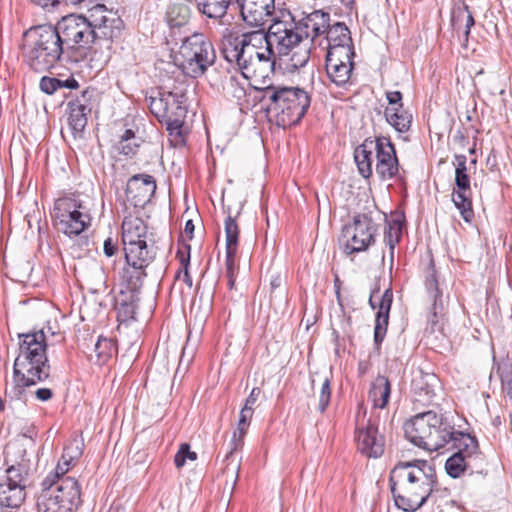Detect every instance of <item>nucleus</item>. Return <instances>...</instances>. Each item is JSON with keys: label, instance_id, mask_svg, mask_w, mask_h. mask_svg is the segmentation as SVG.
Returning <instances> with one entry per match:
<instances>
[{"label": "nucleus", "instance_id": "obj_50", "mask_svg": "<svg viewBox=\"0 0 512 512\" xmlns=\"http://www.w3.org/2000/svg\"><path fill=\"white\" fill-rule=\"evenodd\" d=\"M444 308L439 310L433 309L430 307V313L427 322V330L429 329L431 332L442 331L441 319L443 318Z\"/></svg>", "mask_w": 512, "mask_h": 512}, {"label": "nucleus", "instance_id": "obj_31", "mask_svg": "<svg viewBox=\"0 0 512 512\" xmlns=\"http://www.w3.org/2000/svg\"><path fill=\"white\" fill-rule=\"evenodd\" d=\"M87 91H84L81 97L71 100L69 107V126L75 133L82 132L87 125V115L91 112L88 104Z\"/></svg>", "mask_w": 512, "mask_h": 512}, {"label": "nucleus", "instance_id": "obj_9", "mask_svg": "<svg viewBox=\"0 0 512 512\" xmlns=\"http://www.w3.org/2000/svg\"><path fill=\"white\" fill-rule=\"evenodd\" d=\"M51 216L54 227L69 238L80 235L92 222L90 208L76 193L57 198Z\"/></svg>", "mask_w": 512, "mask_h": 512}, {"label": "nucleus", "instance_id": "obj_17", "mask_svg": "<svg viewBox=\"0 0 512 512\" xmlns=\"http://www.w3.org/2000/svg\"><path fill=\"white\" fill-rule=\"evenodd\" d=\"M436 486V474L435 477H429V481L413 482L407 490H400L393 495L395 505L405 512H415L427 502Z\"/></svg>", "mask_w": 512, "mask_h": 512}, {"label": "nucleus", "instance_id": "obj_6", "mask_svg": "<svg viewBox=\"0 0 512 512\" xmlns=\"http://www.w3.org/2000/svg\"><path fill=\"white\" fill-rule=\"evenodd\" d=\"M403 429L408 441L427 451L444 448L452 433V426L443 415L432 410L414 415L404 423Z\"/></svg>", "mask_w": 512, "mask_h": 512}, {"label": "nucleus", "instance_id": "obj_4", "mask_svg": "<svg viewBox=\"0 0 512 512\" xmlns=\"http://www.w3.org/2000/svg\"><path fill=\"white\" fill-rule=\"evenodd\" d=\"M261 101L267 103V115L278 127L288 128L298 124L310 107L311 98L299 87L267 85L256 88Z\"/></svg>", "mask_w": 512, "mask_h": 512}, {"label": "nucleus", "instance_id": "obj_28", "mask_svg": "<svg viewBox=\"0 0 512 512\" xmlns=\"http://www.w3.org/2000/svg\"><path fill=\"white\" fill-rule=\"evenodd\" d=\"M393 303V290L391 286L385 289L380 302L378 303V311L375 317L374 326V350L380 353L382 342L385 339L389 324V315Z\"/></svg>", "mask_w": 512, "mask_h": 512}, {"label": "nucleus", "instance_id": "obj_16", "mask_svg": "<svg viewBox=\"0 0 512 512\" xmlns=\"http://www.w3.org/2000/svg\"><path fill=\"white\" fill-rule=\"evenodd\" d=\"M375 232V225L370 216L355 215L352 223L345 225L342 229L345 253L351 255L367 250L374 243Z\"/></svg>", "mask_w": 512, "mask_h": 512}, {"label": "nucleus", "instance_id": "obj_45", "mask_svg": "<svg viewBox=\"0 0 512 512\" xmlns=\"http://www.w3.org/2000/svg\"><path fill=\"white\" fill-rule=\"evenodd\" d=\"M114 348L115 347L111 339L99 336L94 345V350L97 354L98 361L105 362L108 358H110Z\"/></svg>", "mask_w": 512, "mask_h": 512}, {"label": "nucleus", "instance_id": "obj_40", "mask_svg": "<svg viewBox=\"0 0 512 512\" xmlns=\"http://www.w3.org/2000/svg\"><path fill=\"white\" fill-rule=\"evenodd\" d=\"M141 143L142 139L140 137H136L135 132L132 129H126L120 135L119 141L116 145V150L119 154L132 157L136 154Z\"/></svg>", "mask_w": 512, "mask_h": 512}, {"label": "nucleus", "instance_id": "obj_3", "mask_svg": "<svg viewBox=\"0 0 512 512\" xmlns=\"http://www.w3.org/2000/svg\"><path fill=\"white\" fill-rule=\"evenodd\" d=\"M122 243L125 257V278L132 284H140L147 277V268L154 262L158 248L147 242V226L143 220L134 218L122 223Z\"/></svg>", "mask_w": 512, "mask_h": 512}, {"label": "nucleus", "instance_id": "obj_7", "mask_svg": "<svg viewBox=\"0 0 512 512\" xmlns=\"http://www.w3.org/2000/svg\"><path fill=\"white\" fill-rule=\"evenodd\" d=\"M73 63L91 70L89 54L92 45L91 23L88 15L69 14L53 26Z\"/></svg>", "mask_w": 512, "mask_h": 512}, {"label": "nucleus", "instance_id": "obj_8", "mask_svg": "<svg viewBox=\"0 0 512 512\" xmlns=\"http://www.w3.org/2000/svg\"><path fill=\"white\" fill-rule=\"evenodd\" d=\"M176 59L184 74L198 78L215 63L216 53L211 41L202 33L193 32L179 37Z\"/></svg>", "mask_w": 512, "mask_h": 512}, {"label": "nucleus", "instance_id": "obj_42", "mask_svg": "<svg viewBox=\"0 0 512 512\" xmlns=\"http://www.w3.org/2000/svg\"><path fill=\"white\" fill-rule=\"evenodd\" d=\"M226 249L238 250L240 228L236 221V217L228 215L224 222Z\"/></svg>", "mask_w": 512, "mask_h": 512}, {"label": "nucleus", "instance_id": "obj_10", "mask_svg": "<svg viewBox=\"0 0 512 512\" xmlns=\"http://www.w3.org/2000/svg\"><path fill=\"white\" fill-rule=\"evenodd\" d=\"M268 36L263 28L240 33L226 29L220 43L222 57L239 71L251 61L257 50H263Z\"/></svg>", "mask_w": 512, "mask_h": 512}, {"label": "nucleus", "instance_id": "obj_18", "mask_svg": "<svg viewBox=\"0 0 512 512\" xmlns=\"http://www.w3.org/2000/svg\"><path fill=\"white\" fill-rule=\"evenodd\" d=\"M357 450L368 458H378L385 450V438L379 432L378 424L371 418L357 423L355 429Z\"/></svg>", "mask_w": 512, "mask_h": 512}, {"label": "nucleus", "instance_id": "obj_33", "mask_svg": "<svg viewBox=\"0 0 512 512\" xmlns=\"http://www.w3.org/2000/svg\"><path fill=\"white\" fill-rule=\"evenodd\" d=\"M376 152L375 140L370 138L366 139L354 151V159L357 165L359 174L369 179L373 175V152Z\"/></svg>", "mask_w": 512, "mask_h": 512}, {"label": "nucleus", "instance_id": "obj_35", "mask_svg": "<svg viewBox=\"0 0 512 512\" xmlns=\"http://www.w3.org/2000/svg\"><path fill=\"white\" fill-rule=\"evenodd\" d=\"M391 383L386 376L378 375L369 390V399L375 408L384 409L390 398Z\"/></svg>", "mask_w": 512, "mask_h": 512}, {"label": "nucleus", "instance_id": "obj_55", "mask_svg": "<svg viewBox=\"0 0 512 512\" xmlns=\"http://www.w3.org/2000/svg\"><path fill=\"white\" fill-rule=\"evenodd\" d=\"M386 99L390 105L389 107L404 108V104L402 102L403 95L400 91L386 92Z\"/></svg>", "mask_w": 512, "mask_h": 512}, {"label": "nucleus", "instance_id": "obj_2", "mask_svg": "<svg viewBox=\"0 0 512 512\" xmlns=\"http://www.w3.org/2000/svg\"><path fill=\"white\" fill-rule=\"evenodd\" d=\"M24 62L35 72L43 73L66 63H73L59 34L51 24L35 25L22 35Z\"/></svg>", "mask_w": 512, "mask_h": 512}, {"label": "nucleus", "instance_id": "obj_41", "mask_svg": "<svg viewBox=\"0 0 512 512\" xmlns=\"http://www.w3.org/2000/svg\"><path fill=\"white\" fill-rule=\"evenodd\" d=\"M475 465L476 464L460 456L459 453H454L446 460L445 470L450 477L458 478L467 470H471L472 474Z\"/></svg>", "mask_w": 512, "mask_h": 512}, {"label": "nucleus", "instance_id": "obj_44", "mask_svg": "<svg viewBox=\"0 0 512 512\" xmlns=\"http://www.w3.org/2000/svg\"><path fill=\"white\" fill-rule=\"evenodd\" d=\"M289 63L287 67L289 70H297L304 67L310 59V47L303 42L302 45L291 51Z\"/></svg>", "mask_w": 512, "mask_h": 512}, {"label": "nucleus", "instance_id": "obj_59", "mask_svg": "<svg viewBox=\"0 0 512 512\" xmlns=\"http://www.w3.org/2000/svg\"><path fill=\"white\" fill-rule=\"evenodd\" d=\"M103 251H104V254L107 256V257H112L116 254V252L118 251V246H117V243L113 241L112 238H107L105 241H104V245H103Z\"/></svg>", "mask_w": 512, "mask_h": 512}, {"label": "nucleus", "instance_id": "obj_36", "mask_svg": "<svg viewBox=\"0 0 512 512\" xmlns=\"http://www.w3.org/2000/svg\"><path fill=\"white\" fill-rule=\"evenodd\" d=\"M474 24L475 20L468 5L463 4L462 6H457L452 10L451 25L453 30L457 33L462 32L465 37V41L468 40L471 27H473Z\"/></svg>", "mask_w": 512, "mask_h": 512}, {"label": "nucleus", "instance_id": "obj_51", "mask_svg": "<svg viewBox=\"0 0 512 512\" xmlns=\"http://www.w3.org/2000/svg\"><path fill=\"white\" fill-rule=\"evenodd\" d=\"M40 90L45 94L52 95L60 89V79L55 77L43 76L39 83Z\"/></svg>", "mask_w": 512, "mask_h": 512}, {"label": "nucleus", "instance_id": "obj_32", "mask_svg": "<svg viewBox=\"0 0 512 512\" xmlns=\"http://www.w3.org/2000/svg\"><path fill=\"white\" fill-rule=\"evenodd\" d=\"M386 122L393 127L404 141H408L407 135L413 122L412 114L405 108L386 107L384 109Z\"/></svg>", "mask_w": 512, "mask_h": 512}, {"label": "nucleus", "instance_id": "obj_57", "mask_svg": "<svg viewBox=\"0 0 512 512\" xmlns=\"http://www.w3.org/2000/svg\"><path fill=\"white\" fill-rule=\"evenodd\" d=\"M254 414V409H248L247 407H242L239 413V420L237 425L239 426H250L251 419Z\"/></svg>", "mask_w": 512, "mask_h": 512}, {"label": "nucleus", "instance_id": "obj_34", "mask_svg": "<svg viewBox=\"0 0 512 512\" xmlns=\"http://www.w3.org/2000/svg\"><path fill=\"white\" fill-rule=\"evenodd\" d=\"M26 498V491L22 488L10 485L0 477V507L1 508H19Z\"/></svg>", "mask_w": 512, "mask_h": 512}, {"label": "nucleus", "instance_id": "obj_52", "mask_svg": "<svg viewBox=\"0 0 512 512\" xmlns=\"http://www.w3.org/2000/svg\"><path fill=\"white\" fill-rule=\"evenodd\" d=\"M425 386H422L417 379H413L412 384L415 389L424 391L427 396H431L434 394L433 387L434 383L437 382V377L434 374H426Z\"/></svg>", "mask_w": 512, "mask_h": 512}, {"label": "nucleus", "instance_id": "obj_19", "mask_svg": "<svg viewBox=\"0 0 512 512\" xmlns=\"http://www.w3.org/2000/svg\"><path fill=\"white\" fill-rule=\"evenodd\" d=\"M376 166L375 171L382 181L397 178L400 172V164L396 149L390 137L379 136L375 138Z\"/></svg>", "mask_w": 512, "mask_h": 512}, {"label": "nucleus", "instance_id": "obj_64", "mask_svg": "<svg viewBox=\"0 0 512 512\" xmlns=\"http://www.w3.org/2000/svg\"><path fill=\"white\" fill-rule=\"evenodd\" d=\"M35 394L37 399L41 401H48L53 397V392L49 388H39Z\"/></svg>", "mask_w": 512, "mask_h": 512}, {"label": "nucleus", "instance_id": "obj_37", "mask_svg": "<svg viewBox=\"0 0 512 512\" xmlns=\"http://www.w3.org/2000/svg\"><path fill=\"white\" fill-rule=\"evenodd\" d=\"M404 223V214L399 212L393 213L391 215V218L386 222L384 231V241L386 245L389 246L391 257H393L395 246L401 239Z\"/></svg>", "mask_w": 512, "mask_h": 512}, {"label": "nucleus", "instance_id": "obj_29", "mask_svg": "<svg viewBox=\"0 0 512 512\" xmlns=\"http://www.w3.org/2000/svg\"><path fill=\"white\" fill-rule=\"evenodd\" d=\"M447 440V445L451 444V448L455 449V453L467 459L474 464L477 461H483V454L479 450L478 440L475 436L461 431H456L452 426V433Z\"/></svg>", "mask_w": 512, "mask_h": 512}, {"label": "nucleus", "instance_id": "obj_47", "mask_svg": "<svg viewBox=\"0 0 512 512\" xmlns=\"http://www.w3.org/2000/svg\"><path fill=\"white\" fill-rule=\"evenodd\" d=\"M186 459L190 460H196L197 454L196 452L190 451V447L188 444L183 443L181 444L178 452L176 453L174 457V463L176 467L181 468L185 465Z\"/></svg>", "mask_w": 512, "mask_h": 512}, {"label": "nucleus", "instance_id": "obj_60", "mask_svg": "<svg viewBox=\"0 0 512 512\" xmlns=\"http://www.w3.org/2000/svg\"><path fill=\"white\" fill-rule=\"evenodd\" d=\"M261 393V389L259 387H254L248 397L246 398L245 404L243 407H247L248 409H253V406L257 402L259 395Z\"/></svg>", "mask_w": 512, "mask_h": 512}, {"label": "nucleus", "instance_id": "obj_23", "mask_svg": "<svg viewBox=\"0 0 512 512\" xmlns=\"http://www.w3.org/2000/svg\"><path fill=\"white\" fill-rule=\"evenodd\" d=\"M243 21L251 27H262L275 10V0H234Z\"/></svg>", "mask_w": 512, "mask_h": 512}, {"label": "nucleus", "instance_id": "obj_38", "mask_svg": "<svg viewBox=\"0 0 512 512\" xmlns=\"http://www.w3.org/2000/svg\"><path fill=\"white\" fill-rule=\"evenodd\" d=\"M187 114V104L184 106H178L175 108L172 115L161 123H165L166 129L169 135L174 137L176 143H184V135L182 133V127Z\"/></svg>", "mask_w": 512, "mask_h": 512}, {"label": "nucleus", "instance_id": "obj_21", "mask_svg": "<svg viewBox=\"0 0 512 512\" xmlns=\"http://www.w3.org/2000/svg\"><path fill=\"white\" fill-rule=\"evenodd\" d=\"M355 54H346L344 50L326 53L325 68L328 78L338 87L345 86L354 68Z\"/></svg>", "mask_w": 512, "mask_h": 512}, {"label": "nucleus", "instance_id": "obj_43", "mask_svg": "<svg viewBox=\"0 0 512 512\" xmlns=\"http://www.w3.org/2000/svg\"><path fill=\"white\" fill-rule=\"evenodd\" d=\"M497 373L500 377L503 391L512 399V358H506L498 363Z\"/></svg>", "mask_w": 512, "mask_h": 512}, {"label": "nucleus", "instance_id": "obj_13", "mask_svg": "<svg viewBox=\"0 0 512 512\" xmlns=\"http://www.w3.org/2000/svg\"><path fill=\"white\" fill-rule=\"evenodd\" d=\"M5 474L1 477L10 485L26 491L31 485L34 473L33 463L27 454L26 448L19 441L9 443L5 450Z\"/></svg>", "mask_w": 512, "mask_h": 512}, {"label": "nucleus", "instance_id": "obj_11", "mask_svg": "<svg viewBox=\"0 0 512 512\" xmlns=\"http://www.w3.org/2000/svg\"><path fill=\"white\" fill-rule=\"evenodd\" d=\"M80 486L73 477L59 478L56 488L44 489L37 498L38 512H74L80 505Z\"/></svg>", "mask_w": 512, "mask_h": 512}, {"label": "nucleus", "instance_id": "obj_48", "mask_svg": "<svg viewBox=\"0 0 512 512\" xmlns=\"http://www.w3.org/2000/svg\"><path fill=\"white\" fill-rule=\"evenodd\" d=\"M249 427L247 426H239L237 425L236 430L233 432L232 439L230 441V452L229 454H232L233 452L241 449L244 445V437L247 434Z\"/></svg>", "mask_w": 512, "mask_h": 512}, {"label": "nucleus", "instance_id": "obj_39", "mask_svg": "<svg viewBox=\"0 0 512 512\" xmlns=\"http://www.w3.org/2000/svg\"><path fill=\"white\" fill-rule=\"evenodd\" d=\"M425 288L429 300L431 301V307L436 310L444 308L443 291L440 288L436 271L433 266H431L426 275Z\"/></svg>", "mask_w": 512, "mask_h": 512}, {"label": "nucleus", "instance_id": "obj_25", "mask_svg": "<svg viewBox=\"0 0 512 512\" xmlns=\"http://www.w3.org/2000/svg\"><path fill=\"white\" fill-rule=\"evenodd\" d=\"M324 39L319 43L327 52L344 50L346 54H355L351 32L344 22H329Z\"/></svg>", "mask_w": 512, "mask_h": 512}, {"label": "nucleus", "instance_id": "obj_46", "mask_svg": "<svg viewBox=\"0 0 512 512\" xmlns=\"http://www.w3.org/2000/svg\"><path fill=\"white\" fill-rule=\"evenodd\" d=\"M83 452V443L78 440H73L64 448V453L62 455V459L64 460V464L68 465L69 462L73 460L79 459Z\"/></svg>", "mask_w": 512, "mask_h": 512}, {"label": "nucleus", "instance_id": "obj_12", "mask_svg": "<svg viewBox=\"0 0 512 512\" xmlns=\"http://www.w3.org/2000/svg\"><path fill=\"white\" fill-rule=\"evenodd\" d=\"M266 34L279 58L289 56L291 51L304 42L293 15L287 10H280Z\"/></svg>", "mask_w": 512, "mask_h": 512}, {"label": "nucleus", "instance_id": "obj_26", "mask_svg": "<svg viewBox=\"0 0 512 512\" xmlns=\"http://www.w3.org/2000/svg\"><path fill=\"white\" fill-rule=\"evenodd\" d=\"M122 281L126 285L127 291L121 290L120 297L116 299V309L118 310V317L126 321L135 319L138 302L140 300L139 294L144 285L146 277L140 278V284H132L125 278L124 271L120 273Z\"/></svg>", "mask_w": 512, "mask_h": 512}, {"label": "nucleus", "instance_id": "obj_63", "mask_svg": "<svg viewBox=\"0 0 512 512\" xmlns=\"http://www.w3.org/2000/svg\"><path fill=\"white\" fill-rule=\"evenodd\" d=\"M188 269L189 268H181L178 271L176 277L179 279L182 278V280L187 284L188 287H192L193 280H192V277H191Z\"/></svg>", "mask_w": 512, "mask_h": 512}, {"label": "nucleus", "instance_id": "obj_15", "mask_svg": "<svg viewBox=\"0 0 512 512\" xmlns=\"http://www.w3.org/2000/svg\"><path fill=\"white\" fill-rule=\"evenodd\" d=\"M435 473V467L426 460L399 461L389 476L392 496L400 490H407L413 482L429 481V477H435Z\"/></svg>", "mask_w": 512, "mask_h": 512}, {"label": "nucleus", "instance_id": "obj_20", "mask_svg": "<svg viewBox=\"0 0 512 512\" xmlns=\"http://www.w3.org/2000/svg\"><path fill=\"white\" fill-rule=\"evenodd\" d=\"M277 57L279 56L268 40L267 44L263 46V50H257L251 61L244 64L240 72L246 79L253 78L265 84L269 74L274 72Z\"/></svg>", "mask_w": 512, "mask_h": 512}, {"label": "nucleus", "instance_id": "obj_24", "mask_svg": "<svg viewBox=\"0 0 512 512\" xmlns=\"http://www.w3.org/2000/svg\"><path fill=\"white\" fill-rule=\"evenodd\" d=\"M191 18V9L185 3H173L167 7L165 21L169 27L167 42L178 45L179 37L189 35L187 26Z\"/></svg>", "mask_w": 512, "mask_h": 512}, {"label": "nucleus", "instance_id": "obj_58", "mask_svg": "<svg viewBox=\"0 0 512 512\" xmlns=\"http://www.w3.org/2000/svg\"><path fill=\"white\" fill-rule=\"evenodd\" d=\"M31 2L48 11L56 9L62 5L61 0H31Z\"/></svg>", "mask_w": 512, "mask_h": 512}, {"label": "nucleus", "instance_id": "obj_62", "mask_svg": "<svg viewBox=\"0 0 512 512\" xmlns=\"http://www.w3.org/2000/svg\"><path fill=\"white\" fill-rule=\"evenodd\" d=\"M104 0H81L80 2V10H87V13L85 15H89L91 10L96 5H104Z\"/></svg>", "mask_w": 512, "mask_h": 512}, {"label": "nucleus", "instance_id": "obj_14", "mask_svg": "<svg viewBox=\"0 0 512 512\" xmlns=\"http://www.w3.org/2000/svg\"><path fill=\"white\" fill-rule=\"evenodd\" d=\"M453 165L455 166V187L451 193V200L460 212L462 219L470 223L474 219V210L467 157L464 154H455Z\"/></svg>", "mask_w": 512, "mask_h": 512}, {"label": "nucleus", "instance_id": "obj_56", "mask_svg": "<svg viewBox=\"0 0 512 512\" xmlns=\"http://www.w3.org/2000/svg\"><path fill=\"white\" fill-rule=\"evenodd\" d=\"M238 250L226 249L225 266L226 274H235V257Z\"/></svg>", "mask_w": 512, "mask_h": 512}, {"label": "nucleus", "instance_id": "obj_49", "mask_svg": "<svg viewBox=\"0 0 512 512\" xmlns=\"http://www.w3.org/2000/svg\"><path fill=\"white\" fill-rule=\"evenodd\" d=\"M330 399H331L330 380H329V378L326 377L322 383L320 394H319L318 410L321 413H323L327 409V407L330 403Z\"/></svg>", "mask_w": 512, "mask_h": 512}, {"label": "nucleus", "instance_id": "obj_27", "mask_svg": "<svg viewBox=\"0 0 512 512\" xmlns=\"http://www.w3.org/2000/svg\"><path fill=\"white\" fill-rule=\"evenodd\" d=\"M173 101L175 108L187 104V93L185 89L176 88L172 91L159 93V97L149 98V109L159 122L164 121L174 110H170V102Z\"/></svg>", "mask_w": 512, "mask_h": 512}, {"label": "nucleus", "instance_id": "obj_54", "mask_svg": "<svg viewBox=\"0 0 512 512\" xmlns=\"http://www.w3.org/2000/svg\"><path fill=\"white\" fill-rule=\"evenodd\" d=\"M190 250L191 247L189 244L183 243L182 248H178L176 253V258L178 259L181 268H189L190 265Z\"/></svg>", "mask_w": 512, "mask_h": 512}, {"label": "nucleus", "instance_id": "obj_30", "mask_svg": "<svg viewBox=\"0 0 512 512\" xmlns=\"http://www.w3.org/2000/svg\"><path fill=\"white\" fill-rule=\"evenodd\" d=\"M330 14L322 10H315L297 23L299 31L303 34V40L311 39L313 42L316 38L324 35L325 30L329 28Z\"/></svg>", "mask_w": 512, "mask_h": 512}, {"label": "nucleus", "instance_id": "obj_61", "mask_svg": "<svg viewBox=\"0 0 512 512\" xmlns=\"http://www.w3.org/2000/svg\"><path fill=\"white\" fill-rule=\"evenodd\" d=\"M453 141H454V143L459 145V147L465 148L466 145L468 144V136L465 134V132L462 129H458L453 134Z\"/></svg>", "mask_w": 512, "mask_h": 512}, {"label": "nucleus", "instance_id": "obj_5", "mask_svg": "<svg viewBox=\"0 0 512 512\" xmlns=\"http://www.w3.org/2000/svg\"><path fill=\"white\" fill-rule=\"evenodd\" d=\"M92 45L89 54L91 70L100 71L109 61L115 42L121 38L124 22L116 11L96 5L88 15Z\"/></svg>", "mask_w": 512, "mask_h": 512}, {"label": "nucleus", "instance_id": "obj_22", "mask_svg": "<svg viewBox=\"0 0 512 512\" xmlns=\"http://www.w3.org/2000/svg\"><path fill=\"white\" fill-rule=\"evenodd\" d=\"M156 181L149 174H136L126 184V198L134 207L144 208L155 194Z\"/></svg>", "mask_w": 512, "mask_h": 512}, {"label": "nucleus", "instance_id": "obj_53", "mask_svg": "<svg viewBox=\"0 0 512 512\" xmlns=\"http://www.w3.org/2000/svg\"><path fill=\"white\" fill-rule=\"evenodd\" d=\"M67 471V469H63L60 464H58L57 466V471H56V474L55 476L53 477H50V476H47L43 481H42V491L44 489H48V487H50L51 489H55L56 488V485H57V482H58V479L59 478H63L65 477L64 474L65 472Z\"/></svg>", "mask_w": 512, "mask_h": 512}, {"label": "nucleus", "instance_id": "obj_1", "mask_svg": "<svg viewBox=\"0 0 512 512\" xmlns=\"http://www.w3.org/2000/svg\"><path fill=\"white\" fill-rule=\"evenodd\" d=\"M20 338V352L13 365V386L5 390V395L11 399H20L26 387L43 382L50 376L44 332L26 333Z\"/></svg>", "mask_w": 512, "mask_h": 512}]
</instances>
